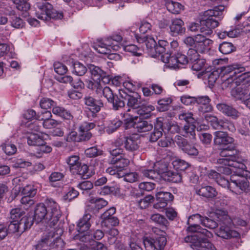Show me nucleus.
<instances>
[{
	"instance_id": "nucleus-1",
	"label": "nucleus",
	"mask_w": 250,
	"mask_h": 250,
	"mask_svg": "<svg viewBox=\"0 0 250 250\" xmlns=\"http://www.w3.org/2000/svg\"><path fill=\"white\" fill-rule=\"evenodd\" d=\"M46 206L43 204L37 205L35 210L34 219L38 223L42 220L50 227L56 225L61 216V212L58 204L52 199L46 202Z\"/></svg>"
},
{
	"instance_id": "nucleus-2",
	"label": "nucleus",
	"mask_w": 250,
	"mask_h": 250,
	"mask_svg": "<svg viewBox=\"0 0 250 250\" xmlns=\"http://www.w3.org/2000/svg\"><path fill=\"white\" fill-rule=\"evenodd\" d=\"M24 212L19 208L12 209L10 211V223L8 226L9 233H22L33 224V218L30 215H24Z\"/></svg>"
},
{
	"instance_id": "nucleus-3",
	"label": "nucleus",
	"mask_w": 250,
	"mask_h": 250,
	"mask_svg": "<svg viewBox=\"0 0 250 250\" xmlns=\"http://www.w3.org/2000/svg\"><path fill=\"white\" fill-rule=\"evenodd\" d=\"M188 229L190 231L197 232V234L195 235L188 236L185 238L186 242H190V247L193 250H195L202 245L201 243L205 246V244L207 243L206 237L207 238L213 237V234L211 232L205 229L202 228L198 224H191L188 227Z\"/></svg>"
},
{
	"instance_id": "nucleus-4",
	"label": "nucleus",
	"mask_w": 250,
	"mask_h": 250,
	"mask_svg": "<svg viewBox=\"0 0 250 250\" xmlns=\"http://www.w3.org/2000/svg\"><path fill=\"white\" fill-rule=\"evenodd\" d=\"M143 243L146 250H163L167 244V238L162 235L146 237L144 238Z\"/></svg>"
},
{
	"instance_id": "nucleus-5",
	"label": "nucleus",
	"mask_w": 250,
	"mask_h": 250,
	"mask_svg": "<svg viewBox=\"0 0 250 250\" xmlns=\"http://www.w3.org/2000/svg\"><path fill=\"white\" fill-rule=\"evenodd\" d=\"M200 23L202 26L201 33L205 35H210L212 33V29H214L219 25L218 20L205 15L203 13L200 20Z\"/></svg>"
},
{
	"instance_id": "nucleus-6",
	"label": "nucleus",
	"mask_w": 250,
	"mask_h": 250,
	"mask_svg": "<svg viewBox=\"0 0 250 250\" xmlns=\"http://www.w3.org/2000/svg\"><path fill=\"white\" fill-rule=\"evenodd\" d=\"M110 164L113 165V168H108L107 171L111 175H115L117 174V176H120V172L125 170V168L129 164V160L125 158L123 156H120L119 158L113 157L110 161Z\"/></svg>"
},
{
	"instance_id": "nucleus-7",
	"label": "nucleus",
	"mask_w": 250,
	"mask_h": 250,
	"mask_svg": "<svg viewBox=\"0 0 250 250\" xmlns=\"http://www.w3.org/2000/svg\"><path fill=\"white\" fill-rule=\"evenodd\" d=\"M206 119L212 127L215 129L230 130L233 128V126L231 123L227 120H218L215 116L212 115H207Z\"/></svg>"
},
{
	"instance_id": "nucleus-8",
	"label": "nucleus",
	"mask_w": 250,
	"mask_h": 250,
	"mask_svg": "<svg viewBox=\"0 0 250 250\" xmlns=\"http://www.w3.org/2000/svg\"><path fill=\"white\" fill-rule=\"evenodd\" d=\"M121 96L123 99L127 101V105L133 109L139 108L144 105V101L141 99V96L137 92L128 94L123 92V93H121Z\"/></svg>"
},
{
	"instance_id": "nucleus-9",
	"label": "nucleus",
	"mask_w": 250,
	"mask_h": 250,
	"mask_svg": "<svg viewBox=\"0 0 250 250\" xmlns=\"http://www.w3.org/2000/svg\"><path fill=\"white\" fill-rule=\"evenodd\" d=\"M135 38L139 43L146 42V46L148 53L153 57H157L156 42L152 38H149L147 35L139 36L135 34Z\"/></svg>"
},
{
	"instance_id": "nucleus-10",
	"label": "nucleus",
	"mask_w": 250,
	"mask_h": 250,
	"mask_svg": "<svg viewBox=\"0 0 250 250\" xmlns=\"http://www.w3.org/2000/svg\"><path fill=\"white\" fill-rule=\"evenodd\" d=\"M173 195L168 192L160 191L156 194L157 202L154 204L153 207L157 209L164 208L167 205L168 202L172 201Z\"/></svg>"
},
{
	"instance_id": "nucleus-11",
	"label": "nucleus",
	"mask_w": 250,
	"mask_h": 250,
	"mask_svg": "<svg viewBox=\"0 0 250 250\" xmlns=\"http://www.w3.org/2000/svg\"><path fill=\"white\" fill-rule=\"evenodd\" d=\"M230 180H231V185H232L231 191L233 192H236L238 189L245 191L249 187V182L245 177L232 176Z\"/></svg>"
},
{
	"instance_id": "nucleus-12",
	"label": "nucleus",
	"mask_w": 250,
	"mask_h": 250,
	"mask_svg": "<svg viewBox=\"0 0 250 250\" xmlns=\"http://www.w3.org/2000/svg\"><path fill=\"white\" fill-rule=\"evenodd\" d=\"M52 9V5L48 2H37L36 7V15L37 17L42 20L47 21L49 20L48 16Z\"/></svg>"
},
{
	"instance_id": "nucleus-13",
	"label": "nucleus",
	"mask_w": 250,
	"mask_h": 250,
	"mask_svg": "<svg viewBox=\"0 0 250 250\" xmlns=\"http://www.w3.org/2000/svg\"><path fill=\"white\" fill-rule=\"evenodd\" d=\"M214 142L215 145L225 146L230 145H234V139L229 136L225 131H218L214 133Z\"/></svg>"
},
{
	"instance_id": "nucleus-14",
	"label": "nucleus",
	"mask_w": 250,
	"mask_h": 250,
	"mask_svg": "<svg viewBox=\"0 0 250 250\" xmlns=\"http://www.w3.org/2000/svg\"><path fill=\"white\" fill-rule=\"evenodd\" d=\"M217 109L225 115L236 120L239 118L241 113L231 105L225 104H218L216 105Z\"/></svg>"
},
{
	"instance_id": "nucleus-15",
	"label": "nucleus",
	"mask_w": 250,
	"mask_h": 250,
	"mask_svg": "<svg viewBox=\"0 0 250 250\" xmlns=\"http://www.w3.org/2000/svg\"><path fill=\"white\" fill-rule=\"evenodd\" d=\"M88 69L93 78L97 80H102L105 83L109 82L110 78L108 75L100 67L90 64L88 65Z\"/></svg>"
},
{
	"instance_id": "nucleus-16",
	"label": "nucleus",
	"mask_w": 250,
	"mask_h": 250,
	"mask_svg": "<svg viewBox=\"0 0 250 250\" xmlns=\"http://www.w3.org/2000/svg\"><path fill=\"white\" fill-rule=\"evenodd\" d=\"M84 103L87 106V108L93 114H96L101 110V107L104 106V103L101 100H96L93 97L87 96L84 98Z\"/></svg>"
},
{
	"instance_id": "nucleus-17",
	"label": "nucleus",
	"mask_w": 250,
	"mask_h": 250,
	"mask_svg": "<svg viewBox=\"0 0 250 250\" xmlns=\"http://www.w3.org/2000/svg\"><path fill=\"white\" fill-rule=\"evenodd\" d=\"M232 161H230L229 158H220L217 160L216 166L217 171L221 173L229 175L231 173V170L228 166H231L237 167V164L230 163Z\"/></svg>"
},
{
	"instance_id": "nucleus-18",
	"label": "nucleus",
	"mask_w": 250,
	"mask_h": 250,
	"mask_svg": "<svg viewBox=\"0 0 250 250\" xmlns=\"http://www.w3.org/2000/svg\"><path fill=\"white\" fill-rule=\"evenodd\" d=\"M210 102V99L208 96L195 97V104H201L199 110L203 113L209 112L212 110Z\"/></svg>"
},
{
	"instance_id": "nucleus-19",
	"label": "nucleus",
	"mask_w": 250,
	"mask_h": 250,
	"mask_svg": "<svg viewBox=\"0 0 250 250\" xmlns=\"http://www.w3.org/2000/svg\"><path fill=\"white\" fill-rule=\"evenodd\" d=\"M169 28L170 32L173 36L184 34L186 31L184 22L180 19L172 20Z\"/></svg>"
},
{
	"instance_id": "nucleus-20",
	"label": "nucleus",
	"mask_w": 250,
	"mask_h": 250,
	"mask_svg": "<svg viewBox=\"0 0 250 250\" xmlns=\"http://www.w3.org/2000/svg\"><path fill=\"white\" fill-rule=\"evenodd\" d=\"M196 193L206 198H213L217 195L216 189L211 186H207L196 189Z\"/></svg>"
},
{
	"instance_id": "nucleus-21",
	"label": "nucleus",
	"mask_w": 250,
	"mask_h": 250,
	"mask_svg": "<svg viewBox=\"0 0 250 250\" xmlns=\"http://www.w3.org/2000/svg\"><path fill=\"white\" fill-rule=\"evenodd\" d=\"M153 127V125L146 120H143L141 118L136 119V123L134 125V128L138 132H145L151 130Z\"/></svg>"
},
{
	"instance_id": "nucleus-22",
	"label": "nucleus",
	"mask_w": 250,
	"mask_h": 250,
	"mask_svg": "<svg viewBox=\"0 0 250 250\" xmlns=\"http://www.w3.org/2000/svg\"><path fill=\"white\" fill-rule=\"evenodd\" d=\"M91 215L89 213H85L82 218L80 219L77 224V230L80 233H83L87 230L91 226L90 220Z\"/></svg>"
},
{
	"instance_id": "nucleus-23",
	"label": "nucleus",
	"mask_w": 250,
	"mask_h": 250,
	"mask_svg": "<svg viewBox=\"0 0 250 250\" xmlns=\"http://www.w3.org/2000/svg\"><path fill=\"white\" fill-rule=\"evenodd\" d=\"M163 124L157 120L154 125L153 131L150 134L149 141L151 142H156L163 135Z\"/></svg>"
},
{
	"instance_id": "nucleus-24",
	"label": "nucleus",
	"mask_w": 250,
	"mask_h": 250,
	"mask_svg": "<svg viewBox=\"0 0 250 250\" xmlns=\"http://www.w3.org/2000/svg\"><path fill=\"white\" fill-rule=\"evenodd\" d=\"M73 172H76L81 175L82 178L84 179H88L94 174L92 171L90 170L87 165L85 164L82 165L81 163L80 164V166L74 169Z\"/></svg>"
},
{
	"instance_id": "nucleus-25",
	"label": "nucleus",
	"mask_w": 250,
	"mask_h": 250,
	"mask_svg": "<svg viewBox=\"0 0 250 250\" xmlns=\"http://www.w3.org/2000/svg\"><path fill=\"white\" fill-rule=\"evenodd\" d=\"M108 203L102 198H98L95 202L92 203L87 208V210L91 211L94 214L98 212L99 210L107 205Z\"/></svg>"
},
{
	"instance_id": "nucleus-26",
	"label": "nucleus",
	"mask_w": 250,
	"mask_h": 250,
	"mask_svg": "<svg viewBox=\"0 0 250 250\" xmlns=\"http://www.w3.org/2000/svg\"><path fill=\"white\" fill-rule=\"evenodd\" d=\"M248 93V90L247 88H244V87L240 85L239 86H236L232 88L231 91V95L236 100H244Z\"/></svg>"
},
{
	"instance_id": "nucleus-27",
	"label": "nucleus",
	"mask_w": 250,
	"mask_h": 250,
	"mask_svg": "<svg viewBox=\"0 0 250 250\" xmlns=\"http://www.w3.org/2000/svg\"><path fill=\"white\" fill-rule=\"evenodd\" d=\"M216 234L224 239H229L235 236V234L236 233L235 231L230 230L228 226H221L219 229L216 231Z\"/></svg>"
},
{
	"instance_id": "nucleus-28",
	"label": "nucleus",
	"mask_w": 250,
	"mask_h": 250,
	"mask_svg": "<svg viewBox=\"0 0 250 250\" xmlns=\"http://www.w3.org/2000/svg\"><path fill=\"white\" fill-rule=\"evenodd\" d=\"M164 179L173 183H180L182 181V175L181 173L177 171L169 170L164 174Z\"/></svg>"
},
{
	"instance_id": "nucleus-29",
	"label": "nucleus",
	"mask_w": 250,
	"mask_h": 250,
	"mask_svg": "<svg viewBox=\"0 0 250 250\" xmlns=\"http://www.w3.org/2000/svg\"><path fill=\"white\" fill-rule=\"evenodd\" d=\"M63 233V229L61 227L56 228L54 231L49 232L42 238V242H48V243L52 241L53 238H61V236Z\"/></svg>"
},
{
	"instance_id": "nucleus-30",
	"label": "nucleus",
	"mask_w": 250,
	"mask_h": 250,
	"mask_svg": "<svg viewBox=\"0 0 250 250\" xmlns=\"http://www.w3.org/2000/svg\"><path fill=\"white\" fill-rule=\"evenodd\" d=\"M139 140L135 137L129 136L126 137L125 143L124 146L126 150L133 151L139 148Z\"/></svg>"
},
{
	"instance_id": "nucleus-31",
	"label": "nucleus",
	"mask_w": 250,
	"mask_h": 250,
	"mask_svg": "<svg viewBox=\"0 0 250 250\" xmlns=\"http://www.w3.org/2000/svg\"><path fill=\"white\" fill-rule=\"evenodd\" d=\"M195 127L193 124L185 125L181 132V134L185 137L194 140L195 139Z\"/></svg>"
},
{
	"instance_id": "nucleus-32",
	"label": "nucleus",
	"mask_w": 250,
	"mask_h": 250,
	"mask_svg": "<svg viewBox=\"0 0 250 250\" xmlns=\"http://www.w3.org/2000/svg\"><path fill=\"white\" fill-rule=\"evenodd\" d=\"M229 151H235V152H237L234 145H230L226 147L222 148L220 152V155L223 157H229V159H230V161H234L236 157H234V154H229Z\"/></svg>"
},
{
	"instance_id": "nucleus-33",
	"label": "nucleus",
	"mask_w": 250,
	"mask_h": 250,
	"mask_svg": "<svg viewBox=\"0 0 250 250\" xmlns=\"http://www.w3.org/2000/svg\"><path fill=\"white\" fill-rule=\"evenodd\" d=\"M166 6L170 12L175 14H179L183 7L180 3L172 0L166 1Z\"/></svg>"
},
{
	"instance_id": "nucleus-34",
	"label": "nucleus",
	"mask_w": 250,
	"mask_h": 250,
	"mask_svg": "<svg viewBox=\"0 0 250 250\" xmlns=\"http://www.w3.org/2000/svg\"><path fill=\"white\" fill-rule=\"evenodd\" d=\"M27 143L30 146H37L42 145L44 143L42 138L37 133H31L27 137Z\"/></svg>"
},
{
	"instance_id": "nucleus-35",
	"label": "nucleus",
	"mask_w": 250,
	"mask_h": 250,
	"mask_svg": "<svg viewBox=\"0 0 250 250\" xmlns=\"http://www.w3.org/2000/svg\"><path fill=\"white\" fill-rule=\"evenodd\" d=\"M171 60L175 63V68H179V64L185 65L188 62V57L181 53H177L172 56Z\"/></svg>"
},
{
	"instance_id": "nucleus-36",
	"label": "nucleus",
	"mask_w": 250,
	"mask_h": 250,
	"mask_svg": "<svg viewBox=\"0 0 250 250\" xmlns=\"http://www.w3.org/2000/svg\"><path fill=\"white\" fill-rule=\"evenodd\" d=\"M172 103V99L167 97L160 99L158 101V106L157 109L160 112H164L169 109V105Z\"/></svg>"
},
{
	"instance_id": "nucleus-37",
	"label": "nucleus",
	"mask_w": 250,
	"mask_h": 250,
	"mask_svg": "<svg viewBox=\"0 0 250 250\" xmlns=\"http://www.w3.org/2000/svg\"><path fill=\"white\" fill-rule=\"evenodd\" d=\"M122 37L118 34L113 35L110 37L106 41H105L104 45L107 46L108 47H111L114 50H118L119 46L117 44H114L113 42H111L112 41L115 42L117 43L120 42L122 41Z\"/></svg>"
},
{
	"instance_id": "nucleus-38",
	"label": "nucleus",
	"mask_w": 250,
	"mask_h": 250,
	"mask_svg": "<svg viewBox=\"0 0 250 250\" xmlns=\"http://www.w3.org/2000/svg\"><path fill=\"white\" fill-rule=\"evenodd\" d=\"M239 85L238 77L237 78H233L232 76H229L222 83V87L223 89H227L228 88H234L236 86Z\"/></svg>"
},
{
	"instance_id": "nucleus-39",
	"label": "nucleus",
	"mask_w": 250,
	"mask_h": 250,
	"mask_svg": "<svg viewBox=\"0 0 250 250\" xmlns=\"http://www.w3.org/2000/svg\"><path fill=\"white\" fill-rule=\"evenodd\" d=\"M224 7L223 6H219L215 7L213 9H209L205 11V15L209 17L216 19L217 17L222 16Z\"/></svg>"
},
{
	"instance_id": "nucleus-40",
	"label": "nucleus",
	"mask_w": 250,
	"mask_h": 250,
	"mask_svg": "<svg viewBox=\"0 0 250 250\" xmlns=\"http://www.w3.org/2000/svg\"><path fill=\"white\" fill-rule=\"evenodd\" d=\"M239 85H241L244 88L250 86V72L243 73L238 76Z\"/></svg>"
},
{
	"instance_id": "nucleus-41",
	"label": "nucleus",
	"mask_w": 250,
	"mask_h": 250,
	"mask_svg": "<svg viewBox=\"0 0 250 250\" xmlns=\"http://www.w3.org/2000/svg\"><path fill=\"white\" fill-rule=\"evenodd\" d=\"M66 161L69 165L71 171L74 170L75 169L80 166L81 163L79 156L75 155L68 157Z\"/></svg>"
},
{
	"instance_id": "nucleus-42",
	"label": "nucleus",
	"mask_w": 250,
	"mask_h": 250,
	"mask_svg": "<svg viewBox=\"0 0 250 250\" xmlns=\"http://www.w3.org/2000/svg\"><path fill=\"white\" fill-rule=\"evenodd\" d=\"M119 223V220L117 217H114L106 220H102L101 222V226L104 229H110L117 226Z\"/></svg>"
},
{
	"instance_id": "nucleus-43",
	"label": "nucleus",
	"mask_w": 250,
	"mask_h": 250,
	"mask_svg": "<svg viewBox=\"0 0 250 250\" xmlns=\"http://www.w3.org/2000/svg\"><path fill=\"white\" fill-rule=\"evenodd\" d=\"M219 51L224 54H228L235 50V47L232 43L229 42H223L220 44Z\"/></svg>"
},
{
	"instance_id": "nucleus-44",
	"label": "nucleus",
	"mask_w": 250,
	"mask_h": 250,
	"mask_svg": "<svg viewBox=\"0 0 250 250\" xmlns=\"http://www.w3.org/2000/svg\"><path fill=\"white\" fill-rule=\"evenodd\" d=\"M16 7L20 11H27L30 8L28 0H13Z\"/></svg>"
},
{
	"instance_id": "nucleus-45",
	"label": "nucleus",
	"mask_w": 250,
	"mask_h": 250,
	"mask_svg": "<svg viewBox=\"0 0 250 250\" xmlns=\"http://www.w3.org/2000/svg\"><path fill=\"white\" fill-rule=\"evenodd\" d=\"M173 167L177 170L184 171L188 168L190 165L185 161L176 159L172 162Z\"/></svg>"
},
{
	"instance_id": "nucleus-46",
	"label": "nucleus",
	"mask_w": 250,
	"mask_h": 250,
	"mask_svg": "<svg viewBox=\"0 0 250 250\" xmlns=\"http://www.w3.org/2000/svg\"><path fill=\"white\" fill-rule=\"evenodd\" d=\"M2 150L8 155L14 154L17 151L16 146L9 142H6L1 146Z\"/></svg>"
},
{
	"instance_id": "nucleus-47",
	"label": "nucleus",
	"mask_w": 250,
	"mask_h": 250,
	"mask_svg": "<svg viewBox=\"0 0 250 250\" xmlns=\"http://www.w3.org/2000/svg\"><path fill=\"white\" fill-rule=\"evenodd\" d=\"M73 71L79 76L83 75L87 71L86 67L82 63L76 62L73 63Z\"/></svg>"
},
{
	"instance_id": "nucleus-48",
	"label": "nucleus",
	"mask_w": 250,
	"mask_h": 250,
	"mask_svg": "<svg viewBox=\"0 0 250 250\" xmlns=\"http://www.w3.org/2000/svg\"><path fill=\"white\" fill-rule=\"evenodd\" d=\"M212 43V41L211 40L206 41L201 43H196V45H195V48L199 52L203 53L209 49V47Z\"/></svg>"
},
{
	"instance_id": "nucleus-49",
	"label": "nucleus",
	"mask_w": 250,
	"mask_h": 250,
	"mask_svg": "<svg viewBox=\"0 0 250 250\" xmlns=\"http://www.w3.org/2000/svg\"><path fill=\"white\" fill-rule=\"evenodd\" d=\"M143 103H144V105L140 107V109L138 110L137 112L140 116L146 117L148 116V115L151 111L154 110V107L152 105L146 106L145 101H144Z\"/></svg>"
},
{
	"instance_id": "nucleus-50",
	"label": "nucleus",
	"mask_w": 250,
	"mask_h": 250,
	"mask_svg": "<svg viewBox=\"0 0 250 250\" xmlns=\"http://www.w3.org/2000/svg\"><path fill=\"white\" fill-rule=\"evenodd\" d=\"M150 219L153 222L160 225L167 226L168 224V221L167 219L160 214H152L150 217Z\"/></svg>"
},
{
	"instance_id": "nucleus-51",
	"label": "nucleus",
	"mask_w": 250,
	"mask_h": 250,
	"mask_svg": "<svg viewBox=\"0 0 250 250\" xmlns=\"http://www.w3.org/2000/svg\"><path fill=\"white\" fill-rule=\"evenodd\" d=\"M206 62V60L204 59L199 57L198 59L191 62L192 69L196 71L201 70L205 66Z\"/></svg>"
},
{
	"instance_id": "nucleus-52",
	"label": "nucleus",
	"mask_w": 250,
	"mask_h": 250,
	"mask_svg": "<svg viewBox=\"0 0 250 250\" xmlns=\"http://www.w3.org/2000/svg\"><path fill=\"white\" fill-rule=\"evenodd\" d=\"M179 119L181 121H185L189 124H192L195 122L193 114L191 112H182L179 114Z\"/></svg>"
},
{
	"instance_id": "nucleus-53",
	"label": "nucleus",
	"mask_w": 250,
	"mask_h": 250,
	"mask_svg": "<svg viewBox=\"0 0 250 250\" xmlns=\"http://www.w3.org/2000/svg\"><path fill=\"white\" fill-rule=\"evenodd\" d=\"M109 103L112 104L113 109L115 110H119L125 105L124 101L120 99L117 95Z\"/></svg>"
},
{
	"instance_id": "nucleus-54",
	"label": "nucleus",
	"mask_w": 250,
	"mask_h": 250,
	"mask_svg": "<svg viewBox=\"0 0 250 250\" xmlns=\"http://www.w3.org/2000/svg\"><path fill=\"white\" fill-rule=\"evenodd\" d=\"M168 45V42L164 40H159L158 44L156 45L157 57L166 51V47Z\"/></svg>"
},
{
	"instance_id": "nucleus-55",
	"label": "nucleus",
	"mask_w": 250,
	"mask_h": 250,
	"mask_svg": "<svg viewBox=\"0 0 250 250\" xmlns=\"http://www.w3.org/2000/svg\"><path fill=\"white\" fill-rule=\"evenodd\" d=\"M155 166L157 168L158 173L162 174L163 177H164V174L169 171L168 170V164L166 162H159L155 165Z\"/></svg>"
},
{
	"instance_id": "nucleus-56",
	"label": "nucleus",
	"mask_w": 250,
	"mask_h": 250,
	"mask_svg": "<svg viewBox=\"0 0 250 250\" xmlns=\"http://www.w3.org/2000/svg\"><path fill=\"white\" fill-rule=\"evenodd\" d=\"M118 177H124V180L125 181L129 182V183H133L137 181L138 179V175L136 172H130L127 173L125 174H124L123 175L120 174V176H118Z\"/></svg>"
},
{
	"instance_id": "nucleus-57",
	"label": "nucleus",
	"mask_w": 250,
	"mask_h": 250,
	"mask_svg": "<svg viewBox=\"0 0 250 250\" xmlns=\"http://www.w3.org/2000/svg\"><path fill=\"white\" fill-rule=\"evenodd\" d=\"M122 124V122L120 120H114L111 121L110 123L108 125L106 131L109 134L112 133L119 128Z\"/></svg>"
},
{
	"instance_id": "nucleus-58",
	"label": "nucleus",
	"mask_w": 250,
	"mask_h": 250,
	"mask_svg": "<svg viewBox=\"0 0 250 250\" xmlns=\"http://www.w3.org/2000/svg\"><path fill=\"white\" fill-rule=\"evenodd\" d=\"M201 224L210 229H215L218 226V224L216 222L207 217H204L203 219L201 221Z\"/></svg>"
},
{
	"instance_id": "nucleus-59",
	"label": "nucleus",
	"mask_w": 250,
	"mask_h": 250,
	"mask_svg": "<svg viewBox=\"0 0 250 250\" xmlns=\"http://www.w3.org/2000/svg\"><path fill=\"white\" fill-rule=\"evenodd\" d=\"M107 229L106 232L110 236V237H108V242L110 244H113L116 240V236L119 234V231L117 229L114 228ZM104 231L106 230L104 229Z\"/></svg>"
},
{
	"instance_id": "nucleus-60",
	"label": "nucleus",
	"mask_w": 250,
	"mask_h": 250,
	"mask_svg": "<svg viewBox=\"0 0 250 250\" xmlns=\"http://www.w3.org/2000/svg\"><path fill=\"white\" fill-rule=\"evenodd\" d=\"M51 117L52 114L51 112L46 110H44L41 112H39L37 113V115L36 116V120L45 122Z\"/></svg>"
},
{
	"instance_id": "nucleus-61",
	"label": "nucleus",
	"mask_w": 250,
	"mask_h": 250,
	"mask_svg": "<svg viewBox=\"0 0 250 250\" xmlns=\"http://www.w3.org/2000/svg\"><path fill=\"white\" fill-rule=\"evenodd\" d=\"M55 104V102L53 100L46 98L42 99L40 102L41 108L45 110L50 108L52 106H54Z\"/></svg>"
},
{
	"instance_id": "nucleus-62",
	"label": "nucleus",
	"mask_w": 250,
	"mask_h": 250,
	"mask_svg": "<svg viewBox=\"0 0 250 250\" xmlns=\"http://www.w3.org/2000/svg\"><path fill=\"white\" fill-rule=\"evenodd\" d=\"M153 199L154 197L151 195L147 196L145 198L140 199L138 202V206L142 209L146 208L148 207L149 203L153 201Z\"/></svg>"
},
{
	"instance_id": "nucleus-63",
	"label": "nucleus",
	"mask_w": 250,
	"mask_h": 250,
	"mask_svg": "<svg viewBox=\"0 0 250 250\" xmlns=\"http://www.w3.org/2000/svg\"><path fill=\"white\" fill-rule=\"evenodd\" d=\"M141 172L143 176L151 179L156 178L157 176V173L152 169L143 168L141 170Z\"/></svg>"
},
{
	"instance_id": "nucleus-64",
	"label": "nucleus",
	"mask_w": 250,
	"mask_h": 250,
	"mask_svg": "<svg viewBox=\"0 0 250 250\" xmlns=\"http://www.w3.org/2000/svg\"><path fill=\"white\" fill-rule=\"evenodd\" d=\"M182 150L191 156H197L199 153L198 149L194 146L189 144H188L185 147L183 148Z\"/></svg>"
}]
</instances>
